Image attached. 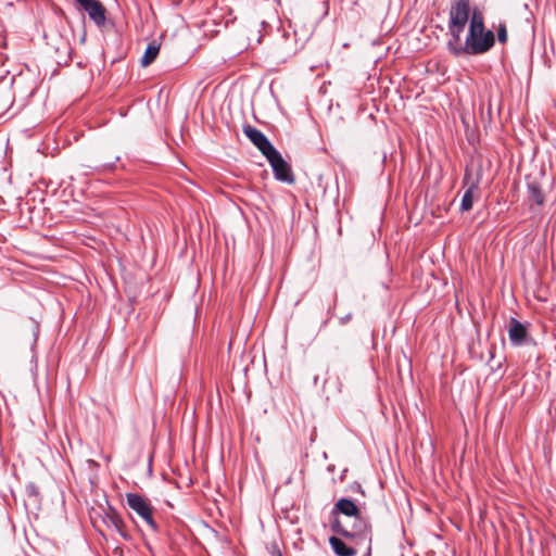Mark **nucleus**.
<instances>
[{"label":"nucleus","mask_w":556,"mask_h":556,"mask_svg":"<svg viewBox=\"0 0 556 556\" xmlns=\"http://www.w3.org/2000/svg\"><path fill=\"white\" fill-rule=\"evenodd\" d=\"M265 157L270 164L276 179L288 184L294 182V176L290 165L282 159L281 154L276 149L270 151L265 155Z\"/></svg>","instance_id":"obj_5"},{"label":"nucleus","mask_w":556,"mask_h":556,"mask_svg":"<svg viewBox=\"0 0 556 556\" xmlns=\"http://www.w3.org/2000/svg\"><path fill=\"white\" fill-rule=\"evenodd\" d=\"M126 500L128 506L136 511L153 531H156L157 525L152 517V507L149 501L136 493H128Z\"/></svg>","instance_id":"obj_4"},{"label":"nucleus","mask_w":556,"mask_h":556,"mask_svg":"<svg viewBox=\"0 0 556 556\" xmlns=\"http://www.w3.org/2000/svg\"><path fill=\"white\" fill-rule=\"evenodd\" d=\"M334 392H341V384L340 383L334 387Z\"/></svg>","instance_id":"obj_20"},{"label":"nucleus","mask_w":556,"mask_h":556,"mask_svg":"<svg viewBox=\"0 0 556 556\" xmlns=\"http://www.w3.org/2000/svg\"><path fill=\"white\" fill-rule=\"evenodd\" d=\"M271 555L273 556H282V553L280 552V549L278 548L277 545L273 546Z\"/></svg>","instance_id":"obj_16"},{"label":"nucleus","mask_w":556,"mask_h":556,"mask_svg":"<svg viewBox=\"0 0 556 556\" xmlns=\"http://www.w3.org/2000/svg\"><path fill=\"white\" fill-rule=\"evenodd\" d=\"M242 131L264 156L275 149L267 137L254 126L243 125Z\"/></svg>","instance_id":"obj_6"},{"label":"nucleus","mask_w":556,"mask_h":556,"mask_svg":"<svg viewBox=\"0 0 556 556\" xmlns=\"http://www.w3.org/2000/svg\"><path fill=\"white\" fill-rule=\"evenodd\" d=\"M103 522L109 529L115 530L125 540L129 539L121 516L114 509L110 508V511L105 513Z\"/></svg>","instance_id":"obj_8"},{"label":"nucleus","mask_w":556,"mask_h":556,"mask_svg":"<svg viewBox=\"0 0 556 556\" xmlns=\"http://www.w3.org/2000/svg\"><path fill=\"white\" fill-rule=\"evenodd\" d=\"M323 5H324V14H328V11H329V0H323Z\"/></svg>","instance_id":"obj_17"},{"label":"nucleus","mask_w":556,"mask_h":556,"mask_svg":"<svg viewBox=\"0 0 556 556\" xmlns=\"http://www.w3.org/2000/svg\"><path fill=\"white\" fill-rule=\"evenodd\" d=\"M333 384V381L331 380V378H327L326 381H325V388H330L331 386Z\"/></svg>","instance_id":"obj_18"},{"label":"nucleus","mask_w":556,"mask_h":556,"mask_svg":"<svg viewBox=\"0 0 556 556\" xmlns=\"http://www.w3.org/2000/svg\"><path fill=\"white\" fill-rule=\"evenodd\" d=\"M351 525L337 520L333 525V529L345 538L366 535L369 532V523L362 516V513H358L357 516L351 517Z\"/></svg>","instance_id":"obj_3"},{"label":"nucleus","mask_w":556,"mask_h":556,"mask_svg":"<svg viewBox=\"0 0 556 556\" xmlns=\"http://www.w3.org/2000/svg\"><path fill=\"white\" fill-rule=\"evenodd\" d=\"M334 509L343 514L348 518L357 516L358 513H361L359 508L355 505V503L349 498H340L336 503Z\"/></svg>","instance_id":"obj_11"},{"label":"nucleus","mask_w":556,"mask_h":556,"mask_svg":"<svg viewBox=\"0 0 556 556\" xmlns=\"http://www.w3.org/2000/svg\"><path fill=\"white\" fill-rule=\"evenodd\" d=\"M88 16L98 26H103L106 21V10L99 0H75Z\"/></svg>","instance_id":"obj_7"},{"label":"nucleus","mask_w":556,"mask_h":556,"mask_svg":"<svg viewBox=\"0 0 556 556\" xmlns=\"http://www.w3.org/2000/svg\"><path fill=\"white\" fill-rule=\"evenodd\" d=\"M493 45L494 34L491 30L484 29L482 14L478 10H473L465 43H462L460 38L459 41L450 40L448 49L455 55L463 53L481 54L489 51Z\"/></svg>","instance_id":"obj_1"},{"label":"nucleus","mask_w":556,"mask_h":556,"mask_svg":"<svg viewBox=\"0 0 556 556\" xmlns=\"http://www.w3.org/2000/svg\"><path fill=\"white\" fill-rule=\"evenodd\" d=\"M497 38L501 43H505L507 41V31L505 25H500L497 29Z\"/></svg>","instance_id":"obj_15"},{"label":"nucleus","mask_w":556,"mask_h":556,"mask_svg":"<svg viewBox=\"0 0 556 556\" xmlns=\"http://www.w3.org/2000/svg\"><path fill=\"white\" fill-rule=\"evenodd\" d=\"M479 193V187H478V184L472 181L467 190L465 191L464 195H463V199H462V203H460V208L462 211H470L472 208V205H473V200L478 195Z\"/></svg>","instance_id":"obj_12"},{"label":"nucleus","mask_w":556,"mask_h":556,"mask_svg":"<svg viewBox=\"0 0 556 556\" xmlns=\"http://www.w3.org/2000/svg\"><path fill=\"white\" fill-rule=\"evenodd\" d=\"M329 543L338 556H354L356 554L354 548L349 547L341 539L337 536H331L329 539Z\"/></svg>","instance_id":"obj_13"},{"label":"nucleus","mask_w":556,"mask_h":556,"mask_svg":"<svg viewBox=\"0 0 556 556\" xmlns=\"http://www.w3.org/2000/svg\"><path fill=\"white\" fill-rule=\"evenodd\" d=\"M508 337L514 345H521L527 337V329L516 318H511L508 325Z\"/></svg>","instance_id":"obj_9"},{"label":"nucleus","mask_w":556,"mask_h":556,"mask_svg":"<svg viewBox=\"0 0 556 556\" xmlns=\"http://www.w3.org/2000/svg\"><path fill=\"white\" fill-rule=\"evenodd\" d=\"M528 188V199L532 204H536L538 206H542L545 201V195L542 190L541 184L536 179H529L527 184Z\"/></svg>","instance_id":"obj_10"},{"label":"nucleus","mask_w":556,"mask_h":556,"mask_svg":"<svg viewBox=\"0 0 556 556\" xmlns=\"http://www.w3.org/2000/svg\"><path fill=\"white\" fill-rule=\"evenodd\" d=\"M470 2L469 0H455L450 10L448 31L451 40L459 41V37L469 20Z\"/></svg>","instance_id":"obj_2"},{"label":"nucleus","mask_w":556,"mask_h":556,"mask_svg":"<svg viewBox=\"0 0 556 556\" xmlns=\"http://www.w3.org/2000/svg\"><path fill=\"white\" fill-rule=\"evenodd\" d=\"M159 51H160L159 45H156L154 41L149 43L146 49V52L141 59L142 66L150 65L156 59Z\"/></svg>","instance_id":"obj_14"},{"label":"nucleus","mask_w":556,"mask_h":556,"mask_svg":"<svg viewBox=\"0 0 556 556\" xmlns=\"http://www.w3.org/2000/svg\"><path fill=\"white\" fill-rule=\"evenodd\" d=\"M468 175L465 176V184H467Z\"/></svg>","instance_id":"obj_21"},{"label":"nucleus","mask_w":556,"mask_h":556,"mask_svg":"<svg viewBox=\"0 0 556 556\" xmlns=\"http://www.w3.org/2000/svg\"><path fill=\"white\" fill-rule=\"evenodd\" d=\"M350 319H351V315L349 314V315H346V316H344V317H342V318H341V323H342V324H345V323H348Z\"/></svg>","instance_id":"obj_19"}]
</instances>
